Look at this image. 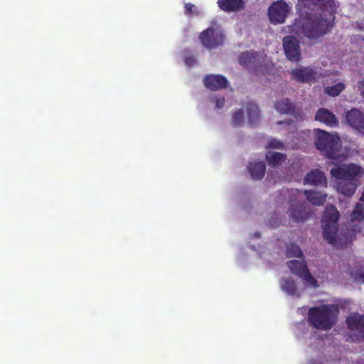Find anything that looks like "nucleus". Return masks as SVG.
<instances>
[{
    "mask_svg": "<svg viewBox=\"0 0 364 364\" xmlns=\"http://www.w3.org/2000/svg\"><path fill=\"white\" fill-rule=\"evenodd\" d=\"M184 63L188 67L191 68V67H193L196 65V60L194 57L188 56V57L185 58Z\"/></svg>",
    "mask_w": 364,
    "mask_h": 364,
    "instance_id": "30",
    "label": "nucleus"
},
{
    "mask_svg": "<svg viewBox=\"0 0 364 364\" xmlns=\"http://www.w3.org/2000/svg\"><path fill=\"white\" fill-rule=\"evenodd\" d=\"M225 105V98H217L215 100V107L218 109L223 108Z\"/></svg>",
    "mask_w": 364,
    "mask_h": 364,
    "instance_id": "31",
    "label": "nucleus"
},
{
    "mask_svg": "<svg viewBox=\"0 0 364 364\" xmlns=\"http://www.w3.org/2000/svg\"><path fill=\"white\" fill-rule=\"evenodd\" d=\"M346 323L348 328L355 332L347 340L358 343L364 341V315L351 314L346 318Z\"/></svg>",
    "mask_w": 364,
    "mask_h": 364,
    "instance_id": "9",
    "label": "nucleus"
},
{
    "mask_svg": "<svg viewBox=\"0 0 364 364\" xmlns=\"http://www.w3.org/2000/svg\"><path fill=\"white\" fill-rule=\"evenodd\" d=\"M248 171L253 179L260 180L264 176L266 165L262 161L250 163Z\"/></svg>",
    "mask_w": 364,
    "mask_h": 364,
    "instance_id": "19",
    "label": "nucleus"
},
{
    "mask_svg": "<svg viewBox=\"0 0 364 364\" xmlns=\"http://www.w3.org/2000/svg\"><path fill=\"white\" fill-rule=\"evenodd\" d=\"M247 115H248V123L250 127L256 126L259 121V109L258 106L252 102H250L247 106Z\"/></svg>",
    "mask_w": 364,
    "mask_h": 364,
    "instance_id": "20",
    "label": "nucleus"
},
{
    "mask_svg": "<svg viewBox=\"0 0 364 364\" xmlns=\"http://www.w3.org/2000/svg\"><path fill=\"white\" fill-rule=\"evenodd\" d=\"M218 7L225 12H237L245 6V0H218Z\"/></svg>",
    "mask_w": 364,
    "mask_h": 364,
    "instance_id": "18",
    "label": "nucleus"
},
{
    "mask_svg": "<svg viewBox=\"0 0 364 364\" xmlns=\"http://www.w3.org/2000/svg\"><path fill=\"white\" fill-rule=\"evenodd\" d=\"M287 257H302L303 252L301 248L295 244H290L287 247Z\"/></svg>",
    "mask_w": 364,
    "mask_h": 364,
    "instance_id": "26",
    "label": "nucleus"
},
{
    "mask_svg": "<svg viewBox=\"0 0 364 364\" xmlns=\"http://www.w3.org/2000/svg\"><path fill=\"white\" fill-rule=\"evenodd\" d=\"M315 119L330 127H335L338 125V120L336 115L326 108H320L317 110Z\"/></svg>",
    "mask_w": 364,
    "mask_h": 364,
    "instance_id": "17",
    "label": "nucleus"
},
{
    "mask_svg": "<svg viewBox=\"0 0 364 364\" xmlns=\"http://www.w3.org/2000/svg\"><path fill=\"white\" fill-rule=\"evenodd\" d=\"M350 238H348V237H346V240L344 242V245L345 246H347L349 243H351L352 242V240H353V235H350Z\"/></svg>",
    "mask_w": 364,
    "mask_h": 364,
    "instance_id": "33",
    "label": "nucleus"
},
{
    "mask_svg": "<svg viewBox=\"0 0 364 364\" xmlns=\"http://www.w3.org/2000/svg\"><path fill=\"white\" fill-rule=\"evenodd\" d=\"M244 114L242 109L236 111L232 119V123L234 127H240L243 123Z\"/></svg>",
    "mask_w": 364,
    "mask_h": 364,
    "instance_id": "27",
    "label": "nucleus"
},
{
    "mask_svg": "<svg viewBox=\"0 0 364 364\" xmlns=\"http://www.w3.org/2000/svg\"><path fill=\"white\" fill-rule=\"evenodd\" d=\"M239 63L255 75H270L274 70V65L266 55L252 50L242 53Z\"/></svg>",
    "mask_w": 364,
    "mask_h": 364,
    "instance_id": "5",
    "label": "nucleus"
},
{
    "mask_svg": "<svg viewBox=\"0 0 364 364\" xmlns=\"http://www.w3.org/2000/svg\"><path fill=\"white\" fill-rule=\"evenodd\" d=\"M291 78L296 81L305 82H315L318 77L316 68L311 67H300L292 70Z\"/></svg>",
    "mask_w": 364,
    "mask_h": 364,
    "instance_id": "14",
    "label": "nucleus"
},
{
    "mask_svg": "<svg viewBox=\"0 0 364 364\" xmlns=\"http://www.w3.org/2000/svg\"><path fill=\"white\" fill-rule=\"evenodd\" d=\"M345 121L353 129L364 135V112L353 108L346 112Z\"/></svg>",
    "mask_w": 364,
    "mask_h": 364,
    "instance_id": "13",
    "label": "nucleus"
},
{
    "mask_svg": "<svg viewBox=\"0 0 364 364\" xmlns=\"http://www.w3.org/2000/svg\"><path fill=\"white\" fill-rule=\"evenodd\" d=\"M314 144L321 154L328 159H337L341 148L340 137L321 129H315Z\"/></svg>",
    "mask_w": 364,
    "mask_h": 364,
    "instance_id": "6",
    "label": "nucleus"
},
{
    "mask_svg": "<svg viewBox=\"0 0 364 364\" xmlns=\"http://www.w3.org/2000/svg\"><path fill=\"white\" fill-rule=\"evenodd\" d=\"M286 159L287 154H285L269 151L266 154V160L268 165L274 168L281 166Z\"/></svg>",
    "mask_w": 364,
    "mask_h": 364,
    "instance_id": "22",
    "label": "nucleus"
},
{
    "mask_svg": "<svg viewBox=\"0 0 364 364\" xmlns=\"http://www.w3.org/2000/svg\"><path fill=\"white\" fill-rule=\"evenodd\" d=\"M267 148L283 149L284 148V142L282 141L281 140L273 138L269 141Z\"/></svg>",
    "mask_w": 364,
    "mask_h": 364,
    "instance_id": "28",
    "label": "nucleus"
},
{
    "mask_svg": "<svg viewBox=\"0 0 364 364\" xmlns=\"http://www.w3.org/2000/svg\"><path fill=\"white\" fill-rule=\"evenodd\" d=\"M338 314V310L333 304L313 306L307 312V321L312 328L327 331L337 323Z\"/></svg>",
    "mask_w": 364,
    "mask_h": 364,
    "instance_id": "4",
    "label": "nucleus"
},
{
    "mask_svg": "<svg viewBox=\"0 0 364 364\" xmlns=\"http://www.w3.org/2000/svg\"><path fill=\"white\" fill-rule=\"evenodd\" d=\"M304 182L305 184L312 186H327V178L323 171L319 169H314L309 172L304 177Z\"/></svg>",
    "mask_w": 364,
    "mask_h": 364,
    "instance_id": "16",
    "label": "nucleus"
},
{
    "mask_svg": "<svg viewBox=\"0 0 364 364\" xmlns=\"http://www.w3.org/2000/svg\"><path fill=\"white\" fill-rule=\"evenodd\" d=\"M360 89L361 95L364 97V80L362 82L361 85L360 86Z\"/></svg>",
    "mask_w": 364,
    "mask_h": 364,
    "instance_id": "34",
    "label": "nucleus"
},
{
    "mask_svg": "<svg viewBox=\"0 0 364 364\" xmlns=\"http://www.w3.org/2000/svg\"><path fill=\"white\" fill-rule=\"evenodd\" d=\"M256 236H257V237L260 236V233H257V234H256Z\"/></svg>",
    "mask_w": 364,
    "mask_h": 364,
    "instance_id": "35",
    "label": "nucleus"
},
{
    "mask_svg": "<svg viewBox=\"0 0 364 364\" xmlns=\"http://www.w3.org/2000/svg\"><path fill=\"white\" fill-rule=\"evenodd\" d=\"M289 11V6L284 0H278L273 2L268 9L270 22L272 24L284 23Z\"/></svg>",
    "mask_w": 364,
    "mask_h": 364,
    "instance_id": "11",
    "label": "nucleus"
},
{
    "mask_svg": "<svg viewBox=\"0 0 364 364\" xmlns=\"http://www.w3.org/2000/svg\"><path fill=\"white\" fill-rule=\"evenodd\" d=\"M203 82L207 88L215 91L226 87L228 81L221 75H208L205 77Z\"/></svg>",
    "mask_w": 364,
    "mask_h": 364,
    "instance_id": "15",
    "label": "nucleus"
},
{
    "mask_svg": "<svg viewBox=\"0 0 364 364\" xmlns=\"http://www.w3.org/2000/svg\"><path fill=\"white\" fill-rule=\"evenodd\" d=\"M287 266L291 273L303 279L307 285L314 288L318 287L317 280L311 274L305 261L289 260L287 262Z\"/></svg>",
    "mask_w": 364,
    "mask_h": 364,
    "instance_id": "8",
    "label": "nucleus"
},
{
    "mask_svg": "<svg viewBox=\"0 0 364 364\" xmlns=\"http://www.w3.org/2000/svg\"><path fill=\"white\" fill-rule=\"evenodd\" d=\"M337 7L335 0H299V17L295 19L291 31L310 39L324 36L333 26Z\"/></svg>",
    "mask_w": 364,
    "mask_h": 364,
    "instance_id": "1",
    "label": "nucleus"
},
{
    "mask_svg": "<svg viewBox=\"0 0 364 364\" xmlns=\"http://www.w3.org/2000/svg\"><path fill=\"white\" fill-rule=\"evenodd\" d=\"M330 173L335 178L338 191L351 196L360 185V180L364 175V168L355 163L335 164Z\"/></svg>",
    "mask_w": 364,
    "mask_h": 364,
    "instance_id": "3",
    "label": "nucleus"
},
{
    "mask_svg": "<svg viewBox=\"0 0 364 364\" xmlns=\"http://www.w3.org/2000/svg\"><path fill=\"white\" fill-rule=\"evenodd\" d=\"M346 86L342 82H338L333 86H328L324 88V93L331 96H338L341 92L345 89Z\"/></svg>",
    "mask_w": 364,
    "mask_h": 364,
    "instance_id": "25",
    "label": "nucleus"
},
{
    "mask_svg": "<svg viewBox=\"0 0 364 364\" xmlns=\"http://www.w3.org/2000/svg\"><path fill=\"white\" fill-rule=\"evenodd\" d=\"M275 109L280 114H293L295 112L296 107H295L294 104L290 101L289 99L286 98V99L277 101L275 103Z\"/></svg>",
    "mask_w": 364,
    "mask_h": 364,
    "instance_id": "21",
    "label": "nucleus"
},
{
    "mask_svg": "<svg viewBox=\"0 0 364 364\" xmlns=\"http://www.w3.org/2000/svg\"><path fill=\"white\" fill-rule=\"evenodd\" d=\"M283 47L287 58L293 62L298 63L301 60V50L299 41L295 37L288 36L283 38Z\"/></svg>",
    "mask_w": 364,
    "mask_h": 364,
    "instance_id": "12",
    "label": "nucleus"
},
{
    "mask_svg": "<svg viewBox=\"0 0 364 364\" xmlns=\"http://www.w3.org/2000/svg\"><path fill=\"white\" fill-rule=\"evenodd\" d=\"M184 14L186 16H191L196 12V7L191 3H186L184 5Z\"/></svg>",
    "mask_w": 364,
    "mask_h": 364,
    "instance_id": "29",
    "label": "nucleus"
},
{
    "mask_svg": "<svg viewBox=\"0 0 364 364\" xmlns=\"http://www.w3.org/2000/svg\"><path fill=\"white\" fill-rule=\"evenodd\" d=\"M362 277V278L363 279V280H364V274H362V277Z\"/></svg>",
    "mask_w": 364,
    "mask_h": 364,
    "instance_id": "36",
    "label": "nucleus"
},
{
    "mask_svg": "<svg viewBox=\"0 0 364 364\" xmlns=\"http://www.w3.org/2000/svg\"><path fill=\"white\" fill-rule=\"evenodd\" d=\"M224 39L222 31L217 27H209L200 35L202 44L208 48H214L222 45Z\"/></svg>",
    "mask_w": 364,
    "mask_h": 364,
    "instance_id": "10",
    "label": "nucleus"
},
{
    "mask_svg": "<svg viewBox=\"0 0 364 364\" xmlns=\"http://www.w3.org/2000/svg\"><path fill=\"white\" fill-rule=\"evenodd\" d=\"M340 213L335 206L327 207L323 214L321 223L324 240L333 246L338 247L336 243L338 233V221Z\"/></svg>",
    "mask_w": 364,
    "mask_h": 364,
    "instance_id": "7",
    "label": "nucleus"
},
{
    "mask_svg": "<svg viewBox=\"0 0 364 364\" xmlns=\"http://www.w3.org/2000/svg\"><path fill=\"white\" fill-rule=\"evenodd\" d=\"M292 122H293V121H292V120H291V119H289V120H287V121H286V122H284V121H279V122H277V124H278V125H282V124H284V123H285V124H290Z\"/></svg>",
    "mask_w": 364,
    "mask_h": 364,
    "instance_id": "32",
    "label": "nucleus"
},
{
    "mask_svg": "<svg viewBox=\"0 0 364 364\" xmlns=\"http://www.w3.org/2000/svg\"><path fill=\"white\" fill-rule=\"evenodd\" d=\"M281 194L289 198V207L287 214L290 218L295 222H301L307 220L311 215L309 210H307L306 203L301 202L304 194L306 199L314 205H323L326 200V194L314 191H301L298 189H282Z\"/></svg>",
    "mask_w": 364,
    "mask_h": 364,
    "instance_id": "2",
    "label": "nucleus"
},
{
    "mask_svg": "<svg viewBox=\"0 0 364 364\" xmlns=\"http://www.w3.org/2000/svg\"><path fill=\"white\" fill-rule=\"evenodd\" d=\"M280 286L282 291L286 292L288 295L294 296L296 294V284L293 279H282L280 282Z\"/></svg>",
    "mask_w": 364,
    "mask_h": 364,
    "instance_id": "23",
    "label": "nucleus"
},
{
    "mask_svg": "<svg viewBox=\"0 0 364 364\" xmlns=\"http://www.w3.org/2000/svg\"><path fill=\"white\" fill-rule=\"evenodd\" d=\"M350 220L355 221H363L364 220V204L358 203L351 213Z\"/></svg>",
    "mask_w": 364,
    "mask_h": 364,
    "instance_id": "24",
    "label": "nucleus"
}]
</instances>
